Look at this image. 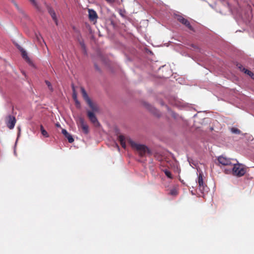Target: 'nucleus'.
I'll return each mask as SVG.
<instances>
[{"label":"nucleus","mask_w":254,"mask_h":254,"mask_svg":"<svg viewBox=\"0 0 254 254\" xmlns=\"http://www.w3.org/2000/svg\"><path fill=\"white\" fill-rule=\"evenodd\" d=\"M118 139L124 148H126V141H127L131 148L137 152L140 157H143L146 153H150L149 149L146 145L136 142L128 137H126L123 135H120L118 136Z\"/></svg>","instance_id":"f257e3e1"},{"label":"nucleus","mask_w":254,"mask_h":254,"mask_svg":"<svg viewBox=\"0 0 254 254\" xmlns=\"http://www.w3.org/2000/svg\"><path fill=\"white\" fill-rule=\"evenodd\" d=\"M232 165H233L232 172L234 176L240 177L245 174L246 169L243 165L235 163H233Z\"/></svg>","instance_id":"f03ea898"},{"label":"nucleus","mask_w":254,"mask_h":254,"mask_svg":"<svg viewBox=\"0 0 254 254\" xmlns=\"http://www.w3.org/2000/svg\"><path fill=\"white\" fill-rule=\"evenodd\" d=\"M203 174L202 172L199 173L198 175V184L199 185V190L201 192L206 191V186L203 183Z\"/></svg>","instance_id":"7ed1b4c3"},{"label":"nucleus","mask_w":254,"mask_h":254,"mask_svg":"<svg viewBox=\"0 0 254 254\" xmlns=\"http://www.w3.org/2000/svg\"><path fill=\"white\" fill-rule=\"evenodd\" d=\"M176 19L182 24L185 25L189 29L192 30V27L190 25V22L183 16L180 15H176Z\"/></svg>","instance_id":"20e7f679"},{"label":"nucleus","mask_w":254,"mask_h":254,"mask_svg":"<svg viewBox=\"0 0 254 254\" xmlns=\"http://www.w3.org/2000/svg\"><path fill=\"white\" fill-rule=\"evenodd\" d=\"M77 124L78 127L82 129V131L85 134H88L89 132L88 126L85 123L84 120L82 118H80L78 119Z\"/></svg>","instance_id":"39448f33"},{"label":"nucleus","mask_w":254,"mask_h":254,"mask_svg":"<svg viewBox=\"0 0 254 254\" xmlns=\"http://www.w3.org/2000/svg\"><path fill=\"white\" fill-rule=\"evenodd\" d=\"M218 161L220 164L224 166L231 165L233 163V162H231V159L223 156H219L218 158Z\"/></svg>","instance_id":"423d86ee"},{"label":"nucleus","mask_w":254,"mask_h":254,"mask_svg":"<svg viewBox=\"0 0 254 254\" xmlns=\"http://www.w3.org/2000/svg\"><path fill=\"white\" fill-rule=\"evenodd\" d=\"M87 116L90 120V121L96 126H98L99 125V123L98 122L96 117L95 114L91 112H87Z\"/></svg>","instance_id":"0eeeda50"},{"label":"nucleus","mask_w":254,"mask_h":254,"mask_svg":"<svg viewBox=\"0 0 254 254\" xmlns=\"http://www.w3.org/2000/svg\"><path fill=\"white\" fill-rule=\"evenodd\" d=\"M16 123V119L15 118L12 116H8L7 118V121L6 122V125L7 127L11 129L13 128L14 127L15 124Z\"/></svg>","instance_id":"6e6552de"},{"label":"nucleus","mask_w":254,"mask_h":254,"mask_svg":"<svg viewBox=\"0 0 254 254\" xmlns=\"http://www.w3.org/2000/svg\"><path fill=\"white\" fill-rule=\"evenodd\" d=\"M89 18L90 20L94 21L96 20L98 17L97 14L95 11L92 9H88Z\"/></svg>","instance_id":"1a4fd4ad"},{"label":"nucleus","mask_w":254,"mask_h":254,"mask_svg":"<svg viewBox=\"0 0 254 254\" xmlns=\"http://www.w3.org/2000/svg\"><path fill=\"white\" fill-rule=\"evenodd\" d=\"M21 51L23 58L29 64H32V62L31 60L30 59V58L28 57L26 52L24 51L23 49H22Z\"/></svg>","instance_id":"9d476101"},{"label":"nucleus","mask_w":254,"mask_h":254,"mask_svg":"<svg viewBox=\"0 0 254 254\" xmlns=\"http://www.w3.org/2000/svg\"><path fill=\"white\" fill-rule=\"evenodd\" d=\"M48 11L49 13L50 14L51 17H52L53 19L55 21L56 24L57 25V19L56 17V14L55 12L54 11V9H52L51 7L48 8Z\"/></svg>","instance_id":"9b49d317"},{"label":"nucleus","mask_w":254,"mask_h":254,"mask_svg":"<svg viewBox=\"0 0 254 254\" xmlns=\"http://www.w3.org/2000/svg\"><path fill=\"white\" fill-rule=\"evenodd\" d=\"M81 94H82V97L84 98V99L85 100L86 103L87 102L89 101L90 100H91L89 98V97H88L85 90L84 89V88L81 87Z\"/></svg>","instance_id":"f8f14e48"},{"label":"nucleus","mask_w":254,"mask_h":254,"mask_svg":"<svg viewBox=\"0 0 254 254\" xmlns=\"http://www.w3.org/2000/svg\"><path fill=\"white\" fill-rule=\"evenodd\" d=\"M87 104L93 111H98V107H97V106H96L92 103L91 100H90L89 101L87 102Z\"/></svg>","instance_id":"ddd939ff"},{"label":"nucleus","mask_w":254,"mask_h":254,"mask_svg":"<svg viewBox=\"0 0 254 254\" xmlns=\"http://www.w3.org/2000/svg\"><path fill=\"white\" fill-rule=\"evenodd\" d=\"M40 130L41 131L42 134L45 137H49V134L47 131L44 128V127L42 125L40 126Z\"/></svg>","instance_id":"4468645a"},{"label":"nucleus","mask_w":254,"mask_h":254,"mask_svg":"<svg viewBox=\"0 0 254 254\" xmlns=\"http://www.w3.org/2000/svg\"><path fill=\"white\" fill-rule=\"evenodd\" d=\"M72 98H73V100H76V99H77V93L75 91V87L73 84L72 85Z\"/></svg>","instance_id":"2eb2a0df"},{"label":"nucleus","mask_w":254,"mask_h":254,"mask_svg":"<svg viewBox=\"0 0 254 254\" xmlns=\"http://www.w3.org/2000/svg\"><path fill=\"white\" fill-rule=\"evenodd\" d=\"M243 72L249 75L250 77H251L252 75H254L253 72L246 68H243Z\"/></svg>","instance_id":"dca6fc26"},{"label":"nucleus","mask_w":254,"mask_h":254,"mask_svg":"<svg viewBox=\"0 0 254 254\" xmlns=\"http://www.w3.org/2000/svg\"><path fill=\"white\" fill-rule=\"evenodd\" d=\"M67 139L69 143H72L74 141V139L72 137V135L69 133L66 136H65Z\"/></svg>","instance_id":"f3484780"},{"label":"nucleus","mask_w":254,"mask_h":254,"mask_svg":"<svg viewBox=\"0 0 254 254\" xmlns=\"http://www.w3.org/2000/svg\"><path fill=\"white\" fill-rule=\"evenodd\" d=\"M164 172L165 174L166 175V176L167 177H168V178H170V179H172V174H171V173L170 171H168V170H165L164 171Z\"/></svg>","instance_id":"a211bd4d"},{"label":"nucleus","mask_w":254,"mask_h":254,"mask_svg":"<svg viewBox=\"0 0 254 254\" xmlns=\"http://www.w3.org/2000/svg\"><path fill=\"white\" fill-rule=\"evenodd\" d=\"M170 194L174 196L177 195L178 194V191L176 189H173L171 190Z\"/></svg>","instance_id":"6ab92c4d"},{"label":"nucleus","mask_w":254,"mask_h":254,"mask_svg":"<svg viewBox=\"0 0 254 254\" xmlns=\"http://www.w3.org/2000/svg\"><path fill=\"white\" fill-rule=\"evenodd\" d=\"M45 83L46 84V85L48 86L49 90L51 91H53V87L52 86V84L51 83H50V82H49V81L48 80H46L45 81Z\"/></svg>","instance_id":"aec40b11"},{"label":"nucleus","mask_w":254,"mask_h":254,"mask_svg":"<svg viewBox=\"0 0 254 254\" xmlns=\"http://www.w3.org/2000/svg\"><path fill=\"white\" fill-rule=\"evenodd\" d=\"M232 131L236 133H239L240 132V130L237 128H232Z\"/></svg>","instance_id":"412c9836"},{"label":"nucleus","mask_w":254,"mask_h":254,"mask_svg":"<svg viewBox=\"0 0 254 254\" xmlns=\"http://www.w3.org/2000/svg\"><path fill=\"white\" fill-rule=\"evenodd\" d=\"M62 132L65 136L69 133L65 129H63Z\"/></svg>","instance_id":"4be33fe9"},{"label":"nucleus","mask_w":254,"mask_h":254,"mask_svg":"<svg viewBox=\"0 0 254 254\" xmlns=\"http://www.w3.org/2000/svg\"><path fill=\"white\" fill-rule=\"evenodd\" d=\"M35 6H37V4L35 0H29Z\"/></svg>","instance_id":"5701e85b"},{"label":"nucleus","mask_w":254,"mask_h":254,"mask_svg":"<svg viewBox=\"0 0 254 254\" xmlns=\"http://www.w3.org/2000/svg\"><path fill=\"white\" fill-rule=\"evenodd\" d=\"M237 65H238V68H239L240 69V70L241 71H243V68H245V67H244L243 66V65H241V64H238Z\"/></svg>","instance_id":"b1692460"},{"label":"nucleus","mask_w":254,"mask_h":254,"mask_svg":"<svg viewBox=\"0 0 254 254\" xmlns=\"http://www.w3.org/2000/svg\"><path fill=\"white\" fill-rule=\"evenodd\" d=\"M80 45H81V47H82L84 50H85V45L84 43L83 42H80Z\"/></svg>","instance_id":"393cba45"},{"label":"nucleus","mask_w":254,"mask_h":254,"mask_svg":"<svg viewBox=\"0 0 254 254\" xmlns=\"http://www.w3.org/2000/svg\"><path fill=\"white\" fill-rule=\"evenodd\" d=\"M74 101H75L76 106L80 105L79 102L78 101L77 99H76V100H74Z\"/></svg>","instance_id":"a878e982"},{"label":"nucleus","mask_w":254,"mask_h":254,"mask_svg":"<svg viewBox=\"0 0 254 254\" xmlns=\"http://www.w3.org/2000/svg\"><path fill=\"white\" fill-rule=\"evenodd\" d=\"M56 126H57V127H60V125L59 124H58H58H56Z\"/></svg>","instance_id":"bb28decb"},{"label":"nucleus","mask_w":254,"mask_h":254,"mask_svg":"<svg viewBox=\"0 0 254 254\" xmlns=\"http://www.w3.org/2000/svg\"><path fill=\"white\" fill-rule=\"evenodd\" d=\"M225 172H226V174H228V173H229V172H229V171H227V170H225Z\"/></svg>","instance_id":"cd10ccee"},{"label":"nucleus","mask_w":254,"mask_h":254,"mask_svg":"<svg viewBox=\"0 0 254 254\" xmlns=\"http://www.w3.org/2000/svg\"><path fill=\"white\" fill-rule=\"evenodd\" d=\"M251 77H252V78H253V79H254V75H252V76H251Z\"/></svg>","instance_id":"c85d7f7f"},{"label":"nucleus","mask_w":254,"mask_h":254,"mask_svg":"<svg viewBox=\"0 0 254 254\" xmlns=\"http://www.w3.org/2000/svg\"><path fill=\"white\" fill-rule=\"evenodd\" d=\"M15 5L16 7L17 6V4H16V3H15Z\"/></svg>","instance_id":"c756f323"},{"label":"nucleus","mask_w":254,"mask_h":254,"mask_svg":"<svg viewBox=\"0 0 254 254\" xmlns=\"http://www.w3.org/2000/svg\"><path fill=\"white\" fill-rule=\"evenodd\" d=\"M18 129H19V131H20V128H18Z\"/></svg>","instance_id":"7c9ffc66"}]
</instances>
